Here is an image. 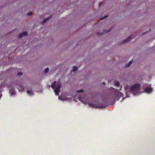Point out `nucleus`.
<instances>
[{"label":"nucleus","instance_id":"4468645a","mask_svg":"<svg viewBox=\"0 0 155 155\" xmlns=\"http://www.w3.org/2000/svg\"><path fill=\"white\" fill-rule=\"evenodd\" d=\"M50 18V17H49V18H47L46 19H45L43 21V23H45L48 20H49Z\"/></svg>","mask_w":155,"mask_h":155},{"label":"nucleus","instance_id":"5701e85b","mask_svg":"<svg viewBox=\"0 0 155 155\" xmlns=\"http://www.w3.org/2000/svg\"><path fill=\"white\" fill-rule=\"evenodd\" d=\"M130 91H127V92L126 93V95L127 96V97H128L129 96H127L128 94H129L130 93Z\"/></svg>","mask_w":155,"mask_h":155},{"label":"nucleus","instance_id":"7ed1b4c3","mask_svg":"<svg viewBox=\"0 0 155 155\" xmlns=\"http://www.w3.org/2000/svg\"><path fill=\"white\" fill-rule=\"evenodd\" d=\"M61 84H59L56 87L55 89H54V92L56 95L58 96L59 92L60 91Z\"/></svg>","mask_w":155,"mask_h":155},{"label":"nucleus","instance_id":"9d476101","mask_svg":"<svg viewBox=\"0 0 155 155\" xmlns=\"http://www.w3.org/2000/svg\"><path fill=\"white\" fill-rule=\"evenodd\" d=\"M133 61V60H130V61L128 63L125 65V67L127 68L129 67L130 65L132 63Z\"/></svg>","mask_w":155,"mask_h":155},{"label":"nucleus","instance_id":"2eb2a0df","mask_svg":"<svg viewBox=\"0 0 155 155\" xmlns=\"http://www.w3.org/2000/svg\"><path fill=\"white\" fill-rule=\"evenodd\" d=\"M114 84L116 86L118 87L120 85V83L118 81L116 82Z\"/></svg>","mask_w":155,"mask_h":155},{"label":"nucleus","instance_id":"f03ea898","mask_svg":"<svg viewBox=\"0 0 155 155\" xmlns=\"http://www.w3.org/2000/svg\"><path fill=\"white\" fill-rule=\"evenodd\" d=\"M88 104L91 107H93V108H103L104 107L102 106H101L99 104H94L93 103L90 102L88 103Z\"/></svg>","mask_w":155,"mask_h":155},{"label":"nucleus","instance_id":"20e7f679","mask_svg":"<svg viewBox=\"0 0 155 155\" xmlns=\"http://www.w3.org/2000/svg\"><path fill=\"white\" fill-rule=\"evenodd\" d=\"M116 91L117 95L119 97H123L124 94L123 93L120 92L119 91V90L117 89H115L113 88Z\"/></svg>","mask_w":155,"mask_h":155},{"label":"nucleus","instance_id":"f8f14e48","mask_svg":"<svg viewBox=\"0 0 155 155\" xmlns=\"http://www.w3.org/2000/svg\"><path fill=\"white\" fill-rule=\"evenodd\" d=\"M78 70V67L75 66H74L73 67V70H72L73 72H75V71H76Z\"/></svg>","mask_w":155,"mask_h":155},{"label":"nucleus","instance_id":"39448f33","mask_svg":"<svg viewBox=\"0 0 155 155\" xmlns=\"http://www.w3.org/2000/svg\"><path fill=\"white\" fill-rule=\"evenodd\" d=\"M9 92L12 96L16 94L15 91L14 89L13 88H11L9 90Z\"/></svg>","mask_w":155,"mask_h":155},{"label":"nucleus","instance_id":"c85d7f7f","mask_svg":"<svg viewBox=\"0 0 155 155\" xmlns=\"http://www.w3.org/2000/svg\"><path fill=\"white\" fill-rule=\"evenodd\" d=\"M102 4V3L100 2L99 3V6Z\"/></svg>","mask_w":155,"mask_h":155},{"label":"nucleus","instance_id":"ddd939ff","mask_svg":"<svg viewBox=\"0 0 155 155\" xmlns=\"http://www.w3.org/2000/svg\"><path fill=\"white\" fill-rule=\"evenodd\" d=\"M56 84V81H54V83L52 84L51 87L52 88L54 89L55 87Z\"/></svg>","mask_w":155,"mask_h":155},{"label":"nucleus","instance_id":"c756f323","mask_svg":"<svg viewBox=\"0 0 155 155\" xmlns=\"http://www.w3.org/2000/svg\"><path fill=\"white\" fill-rule=\"evenodd\" d=\"M105 82H103V84L104 85H105Z\"/></svg>","mask_w":155,"mask_h":155},{"label":"nucleus","instance_id":"f3484780","mask_svg":"<svg viewBox=\"0 0 155 155\" xmlns=\"http://www.w3.org/2000/svg\"><path fill=\"white\" fill-rule=\"evenodd\" d=\"M103 33H100V32H98V33H97V35L98 36H100L101 35H103Z\"/></svg>","mask_w":155,"mask_h":155},{"label":"nucleus","instance_id":"dca6fc26","mask_svg":"<svg viewBox=\"0 0 155 155\" xmlns=\"http://www.w3.org/2000/svg\"><path fill=\"white\" fill-rule=\"evenodd\" d=\"M22 34H23V35L27 36V35H28V33L26 31H24V32H22Z\"/></svg>","mask_w":155,"mask_h":155},{"label":"nucleus","instance_id":"2f4dec72","mask_svg":"<svg viewBox=\"0 0 155 155\" xmlns=\"http://www.w3.org/2000/svg\"><path fill=\"white\" fill-rule=\"evenodd\" d=\"M19 91H20V89H19Z\"/></svg>","mask_w":155,"mask_h":155},{"label":"nucleus","instance_id":"9b49d317","mask_svg":"<svg viewBox=\"0 0 155 155\" xmlns=\"http://www.w3.org/2000/svg\"><path fill=\"white\" fill-rule=\"evenodd\" d=\"M27 93L30 95L32 96L34 95L33 93L31 91H27Z\"/></svg>","mask_w":155,"mask_h":155},{"label":"nucleus","instance_id":"7c9ffc66","mask_svg":"<svg viewBox=\"0 0 155 155\" xmlns=\"http://www.w3.org/2000/svg\"><path fill=\"white\" fill-rule=\"evenodd\" d=\"M52 16V15H51V16L50 17V18Z\"/></svg>","mask_w":155,"mask_h":155},{"label":"nucleus","instance_id":"0eeeda50","mask_svg":"<svg viewBox=\"0 0 155 155\" xmlns=\"http://www.w3.org/2000/svg\"><path fill=\"white\" fill-rule=\"evenodd\" d=\"M133 36H130L127 39H126L125 40H124L123 42V44H124L126 43H127L129 41H130L131 39L132 38V37Z\"/></svg>","mask_w":155,"mask_h":155},{"label":"nucleus","instance_id":"cd10ccee","mask_svg":"<svg viewBox=\"0 0 155 155\" xmlns=\"http://www.w3.org/2000/svg\"><path fill=\"white\" fill-rule=\"evenodd\" d=\"M2 96V94L1 93V91H0V99L1 98V97Z\"/></svg>","mask_w":155,"mask_h":155},{"label":"nucleus","instance_id":"a211bd4d","mask_svg":"<svg viewBox=\"0 0 155 155\" xmlns=\"http://www.w3.org/2000/svg\"><path fill=\"white\" fill-rule=\"evenodd\" d=\"M23 35L22 34V33H20L19 35H18V38H21L23 37Z\"/></svg>","mask_w":155,"mask_h":155},{"label":"nucleus","instance_id":"393cba45","mask_svg":"<svg viewBox=\"0 0 155 155\" xmlns=\"http://www.w3.org/2000/svg\"><path fill=\"white\" fill-rule=\"evenodd\" d=\"M23 74V73L22 72H19V73H18V76H21Z\"/></svg>","mask_w":155,"mask_h":155},{"label":"nucleus","instance_id":"bb28decb","mask_svg":"<svg viewBox=\"0 0 155 155\" xmlns=\"http://www.w3.org/2000/svg\"><path fill=\"white\" fill-rule=\"evenodd\" d=\"M21 91H24V88L23 87V86H22L21 87Z\"/></svg>","mask_w":155,"mask_h":155},{"label":"nucleus","instance_id":"4be33fe9","mask_svg":"<svg viewBox=\"0 0 155 155\" xmlns=\"http://www.w3.org/2000/svg\"><path fill=\"white\" fill-rule=\"evenodd\" d=\"M108 16V15H106V16H104L102 18H101L100 19L102 20V19H104L105 18H107Z\"/></svg>","mask_w":155,"mask_h":155},{"label":"nucleus","instance_id":"f257e3e1","mask_svg":"<svg viewBox=\"0 0 155 155\" xmlns=\"http://www.w3.org/2000/svg\"><path fill=\"white\" fill-rule=\"evenodd\" d=\"M140 85L139 84H136L131 87L130 90L131 93L134 95H136L137 93V90L140 87Z\"/></svg>","mask_w":155,"mask_h":155},{"label":"nucleus","instance_id":"412c9836","mask_svg":"<svg viewBox=\"0 0 155 155\" xmlns=\"http://www.w3.org/2000/svg\"><path fill=\"white\" fill-rule=\"evenodd\" d=\"M111 29H109V30H108L107 29H105L104 30V32H106V33H108V32H109L110 31Z\"/></svg>","mask_w":155,"mask_h":155},{"label":"nucleus","instance_id":"a878e982","mask_svg":"<svg viewBox=\"0 0 155 155\" xmlns=\"http://www.w3.org/2000/svg\"><path fill=\"white\" fill-rule=\"evenodd\" d=\"M128 85H126L125 86L124 88L126 90H128Z\"/></svg>","mask_w":155,"mask_h":155},{"label":"nucleus","instance_id":"423d86ee","mask_svg":"<svg viewBox=\"0 0 155 155\" xmlns=\"http://www.w3.org/2000/svg\"><path fill=\"white\" fill-rule=\"evenodd\" d=\"M145 91L147 93H150L152 92L153 90L152 88L150 87H146L145 88Z\"/></svg>","mask_w":155,"mask_h":155},{"label":"nucleus","instance_id":"6e6552de","mask_svg":"<svg viewBox=\"0 0 155 155\" xmlns=\"http://www.w3.org/2000/svg\"><path fill=\"white\" fill-rule=\"evenodd\" d=\"M133 36H130L127 39H126L125 40H124L123 42V44H124L126 43H127L129 41H130L131 39L132 38V37Z\"/></svg>","mask_w":155,"mask_h":155},{"label":"nucleus","instance_id":"1a4fd4ad","mask_svg":"<svg viewBox=\"0 0 155 155\" xmlns=\"http://www.w3.org/2000/svg\"><path fill=\"white\" fill-rule=\"evenodd\" d=\"M133 36H130L127 39H126L125 40H124L123 42V44H124L126 43H127L129 41H130L131 39L132 38V37Z\"/></svg>","mask_w":155,"mask_h":155},{"label":"nucleus","instance_id":"aec40b11","mask_svg":"<svg viewBox=\"0 0 155 155\" xmlns=\"http://www.w3.org/2000/svg\"><path fill=\"white\" fill-rule=\"evenodd\" d=\"M84 91V90H78L77 91V92L78 93H81L82 92Z\"/></svg>","mask_w":155,"mask_h":155},{"label":"nucleus","instance_id":"6ab92c4d","mask_svg":"<svg viewBox=\"0 0 155 155\" xmlns=\"http://www.w3.org/2000/svg\"><path fill=\"white\" fill-rule=\"evenodd\" d=\"M49 68H47L45 69V73H48L49 71Z\"/></svg>","mask_w":155,"mask_h":155},{"label":"nucleus","instance_id":"b1692460","mask_svg":"<svg viewBox=\"0 0 155 155\" xmlns=\"http://www.w3.org/2000/svg\"><path fill=\"white\" fill-rule=\"evenodd\" d=\"M32 14V12H29L27 14V15L28 16H30Z\"/></svg>","mask_w":155,"mask_h":155}]
</instances>
